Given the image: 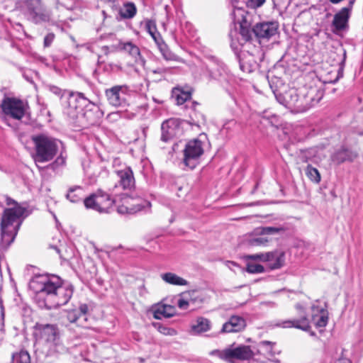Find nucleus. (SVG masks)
Returning a JSON list of instances; mask_svg holds the SVG:
<instances>
[{"instance_id":"obj_6","label":"nucleus","mask_w":363,"mask_h":363,"mask_svg":"<svg viewBox=\"0 0 363 363\" xmlns=\"http://www.w3.org/2000/svg\"><path fill=\"white\" fill-rule=\"evenodd\" d=\"M211 354L230 363H235V361H248L254 357V352L248 345L235 347L233 345L222 350H213Z\"/></svg>"},{"instance_id":"obj_41","label":"nucleus","mask_w":363,"mask_h":363,"mask_svg":"<svg viewBox=\"0 0 363 363\" xmlns=\"http://www.w3.org/2000/svg\"><path fill=\"white\" fill-rule=\"evenodd\" d=\"M65 8L67 10H73L76 7L75 0H57V8Z\"/></svg>"},{"instance_id":"obj_40","label":"nucleus","mask_w":363,"mask_h":363,"mask_svg":"<svg viewBox=\"0 0 363 363\" xmlns=\"http://www.w3.org/2000/svg\"><path fill=\"white\" fill-rule=\"evenodd\" d=\"M11 363H30V357L26 350H21L12 354Z\"/></svg>"},{"instance_id":"obj_16","label":"nucleus","mask_w":363,"mask_h":363,"mask_svg":"<svg viewBox=\"0 0 363 363\" xmlns=\"http://www.w3.org/2000/svg\"><path fill=\"white\" fill-rule=\"evenodd\" d=\"M295 307L298 311L299 318L298 319L281 321L276 325L283 328H295L303 331H308L311 329V325L304 308L300 303H296Z\"/></svg>"},{"instance_id":"obj_36","label":"nucleus","mask_w":363,"mask_h":363,"mask_svg":"<svg viewBox=\"0 0 363 363\" xmlns=\"http://www.w3.org/2000/svg\"><path fill=\"white\" fill-rule=\"evenodd\" d=\"M157 45L163 56L164 59L167 61H176L179 62L180 57L173 53L167 47V45L164 43L163 40H162L159 43H157Z\"/></svg>"},{"instance_id":"obj_20","label":"nucleus","mask_w":363,"mask_h":363,"mask_svg":"<svg viewBox=\"0 0 363 363\" xmlns=\"http://www.w3.org/2000/svg\"><path fill=\"white\" fill-rule=\"evenodd\" d=\"M277 100L282 105L289 108H294L301 112V95L300 91L296 89H289L284 94L276 95Z\"/></svg>"},{"instance_id":"obj_12","label":"nucleus","mask_w":363,"mask_h":363,"mask_svg":"<svg viewBox=\"0 0 363 363\" xmlns=\"http://www.w3.org/2000/svg\"><path fill=\"white\" fill-rule=\"evenodd\" d=\"M27 105L22 100L13 97H4L1 108L3 113L12 118L21 119L26 110Z\"/></svg>"},{"instance_id":"obj_7","label":"nucleus","mask_w":363,"mask_h":363,"mask_svg":"<svg viewBox=\"0 0 363 363\" xmlns=\"http://www.w3.org/2000/svg\"><path fill=\"white\" fill-rule=\"evenodd\" d=\"M239 24V31L237 29L230 30L228 34L231 40L230 47L235 53H237V51L240 50L245 45H249L252 39V29H250V24L247 20L243 18Z\"/></svg>"},{"instance_id":"obj_48","label":"nucleus","mask_w":363,"mask_h":363,"mask_svg":"<svg viewBox=\"0 0 363 363\" xmlns=\"http://www.w3.org/2000/svg\"><path fill=\"white\" fill-rule=\"evenodd\" d=\"M89 307L86 304H81L77 310L79 312L80 317L83 318L84 320H86L85 315L88 313Z\"/></svg>"},{"instance_id":"obj_32","label":"nucleus","mask_w":363,"mask_h":363,"mask_svg":"<svg viewBox=\"0 0 363 363\" xmlns=\"http://www.w3.org/2000/svg\"><path fill=\"white\" fill-rule=\"evenodd\" d=\"M95 193L97 194L98 201H101L100 206L103 208V213H107L108 209L115 203V199L111 198L109 194L100 189Z\"/></svg>"},{"instance_id":"obj_23","label":"nucleus","mask_w":363,"mask_h":363,"mask_svg":"<svg viewBox=\"0 0 363 363\" xmlns=\"http://www.w3.org/2000/svg\"><path fill=\"white\" fill-rule=\"evenodd\" d=\"M246 327L245 320L239 315H232L220 330L221 333H239Z\"/></svg>"},{"instance_id":"obj_3","label":"nucleus","mask_w":363,"mask_h":363,"mask_svg":"<svg viewBox=\"0 0 363 363\" xmlns=\"http://www.w3.org/2000/svg\"><path fill=\"white\" fill-rule=\"evenodd\" d=\"M6 201L8 206L14 205V207L4 210L1 220V241L6 245H10L18 233L26 208L7 196Z\"/></svg>"},{"instance_id":"obj_47","label":"nucleus","mask_w":363,"mask_h":363,"mask_svg":"<svg viewBox=\"0 0 363 363\" xmlns=\"http://www.w3.org/2000/svg\"><path fill=\"white\" fill-rule=\"evenodd\" d=\"M55 34L52 33H50L48 34H47L45 38H44V41H43V45L45 48H48L51 45V44L52 43L54 39H55Z\"/></svg>"},{"instance_id":"obj_8","label":"nucleus","mask_w":363,"mask_h":363,"mask_svg":"<svg viewBox=\"0 0 363 363\" xmlns=\"http://www.w3.org/2000/svg\"><path fill=\"white\" fill-rule=\"evenodd\" d=\"M235 54L240 69L246 73L254 72L258 67V60L261 61L264 57V53L260 48H255L254 52L240 49Z\"/></svg>"},{"instance_id":"obj_43","label":"nucleus","mask_w":363,"mask_h":363,"mask_svg":"<svg viewBox=\"0 0 363 363\" xmlns=\"http://www.w3.org/2000/svg\"><path fill=\"white\" fill-rule=\"evenodd\" d=\"M182 297L177 301V306L180 309L186 310L190 305V299L185 296V293H183Z\"/></svg>"},{"instance_id":"obj_27","label":"nucleus","mask_w":363,"mask_h":363,"mask_svg":"<svg viewBox=\"0 0 363 363\" xmlns=\"http://www.w3.org/2000/svg\"><path fill=\"white\" fill-rule=\"evenodd\" d=\"M211 322L206 318L198 317L191 325V332L198 335L211 330Z\"/></svg>"},{"instance_id":"obj_30","label":"nucleus","mask_w":363,"mask_h":363,"mask_svg":"<svg viewBox=\"0 0 363 363\" xmlns=\"http://www.w3.org/2000/svg\"><path fill=\"white\" fill-rule=\"evenodd\" d=\"M161 279L167 284L174 286H186L188 281L173 272H166L160 275Z\"/></svg>"},{"instance_id":"obj_52","label":"nucleus","mask_w":363,"mask_h":363,"mask_svg":"<svg viewBox=\"0 0 363 363\" xmlns=\"http://www.w3.org/2000/svg\"><path fill=\"white\" fill-rule=\"evenodd\" d=\"M65 162V159L60 156V157H58L56 160L50 164V166L52 167V169H55L56 166L57 165H62L64 164Z\"/></svg>"},{"instance_id":"obj_42","label":"nucleus","mask_w":363,"mask_h":363,"mask_svg":"<svg viewBox=\"0 0 363 363\" xmlns=\"http://www.w3.org/2000/svg\"><path fill=\"white\" fill-rule=\"evenodd\" d=\"M246 271L250 274H258L262 273L264 271V268L262 265L259 264H247Z\"/></svg>"},{"instance_id":"obj_1","label":"nucleus","mask_w":363,"mask_h":363,"mask_svg":"<svg viewBox=\"0 0 363 363\" xmlns=\"http://www.w3.org/2000/svg\"><path fill=\"white\" fill-rule=\"evenodd\" d=\"M29 287L37 298L43 299L40 306L49 309L67 304L74 292L72 284L62 281L56 275L36 276L30 281Z\"/></svg>"},{"instance_id":"obj_26","label":"nucleus","mask_w":363,"mask_h":363,"mask_svg":"<svg viewBox=\"0 0 363 363\" xmlns=\"http://www.w3.org/2000/svg\"><path fill=\"white\" fill-rule=\"evenodd\" d=\"M122 49L131 55L135 63L145 66V60L140 54L139 48L131 42H127L123 44Z\"/></svg>"},{"instance_id":"obj_37","label":"nucleus","mask_w":363,"mask_h":363,"mask_svg":"<svg viewBox=\"0 0 363 363\" xmlns=\"http://www.w3.org/2000/svg\"><path fill=\"white\" fill-rule=\"evenodd\" d=\"M173 96L175 98L177 104L178 105H182L186 102L188 100L191 99V90H184L182 88H175L173 91Z\"/></svg>"},{"instance_id":"obj_29","label":"nucleus","mask_w":363,"mask_h":363,"mask_svg":"<svg viewBox=\"0 0 363 363\" xmlns=\"http://www.w3.org/2000/svg\"><path fill=\"white\" fill-rule=\"evenodd\" d=\"M176 313L174 306L167 304H159L154 311V318L161 320L163 318L172 317Z\"/></svg>"},{"instance_id":"obj_46","label":"nucleus","mask_w":363,"mask_h":363,"mask_svg":"<svg viewBox=\"0 0 363 363\" xmlns=\"http://www.w3.org/2000/svg\"><path fill=\"white\" fill-rule=\"evenodd\" d=\"M169 71H170V68L169 67H164V66L157 67H155V68H153V69H150V72L152 73L156 74H160L161 76H162L163 74H164L166 73L169 72Z\"/></svg>"},{"instance_id":"obj_24","label":"nucleus","mask_w":363,"mask_h":363,"mask_svg":"<svg viewBox=\"0 0 363 363\" xmlns=\"http://www.w3.org/2000/svg\"><path fill=\"white\" fill-rule=\"evenodd\" d=\"M119 179L118 184L124 190H131L135 187V178L133 170L128 167L121 170L116 171Z\"/></svg>"},{"instance_id":"obj_39","label":"nucleus","mask_w":363,"mask_h":363,"mask_svg":"<svg viewBox=\"0 0 363 363\" xmlns=\"http://www.w3.org/2000/svg\"><path fill=\"white\" fill-rule=\"evenodd\" d=\"M305 173L306 177L313 183L318 184L320 182L321 177L319 171L312 167L311 164H308Z\"/></svg>"},{"instance_id":"obj_49","label":"nucleus","mask_w":363,"mask_h":363,"mask_svg":"<svg viewBox=\"0 0 363 363\" xmlns=\"http://www.w3.org/2000/svg\"><path fill=\"white\" fill-rule=\"evenodd\" d=\"M266 0H248L247 1V6L249 7L255 9L257 7L261 6Z\"/></svg>"},{"instance_id":"obj_2","label":"nucleus","mask_w":363,"mask_h":363,"mask_svg":"<svg viewBox=\"0 0 363 363\" xmlns=\"http://www.w3.org/2000/svg\"><path fill=\"white\" fill-rule=\"evenodd\" d=\"M63 113L70 122L87 127L99 124L103 112L82 92L69 91L63 99Z\"/></svg>"},{"instance_id":"obj_14","label":"nucleus","mask_w":363,"mask_h":363,"mask_svg":"<svg viewBox=\"0 0 363 363\" xmlns=\"http://www.w3.org/2000/svg\"><path fill=\"white\" fill-rule=\"evenodd\" d=\"M355 1L350 0L347 6L342 8L335 14L332 22L333 33H337L348 29L349 19Z\"/></svg>"},{"instance_id":"obj_50","label":"nucleus","mask_w":363,"mask_h":363,"mask_svg":"<svg viewBox=\"0 0 363 363\" xmlns=\"http://www.w3.org/2000/svg\"><path fill=\"white\" fill-rule=\"evenodd\" d=\"M275 343L269 341H262L260 342V345L265 347L267 352L270 354H274V352H272V347L274 345Z\"/></svg>"},{"instance_id":"obj_57","label":"nucleus","mask_w":363,"mask_h":363,"mask_svg":"<svg viewBox=\"0 0 363 363\" xmlns=\"http://www.w3.org/2000/svg\"><path fill=\"white\" fill-rule=\"evenodd\" d=\"M335 363H351V362L347 358H340L337 359Z\"/></svg>"},{"instance_id":"obj_56","label":"nucleus","mask_w":363,"mask_h":363,"mask_svg":"<svg viewBox=\"0 0 363 363\" xmlns=\"http://www.w3.org/2000/svg\"><path fill=\"white\" fill-rule=\"evenodd\" d=\"M50 90L52 92H53L56 95H60L62 93V90L57 87V86H52L50 88Z\"/></svg>"},{"instance_id":"obj_54","label":"nucleus","mask_w":363,"mask_h":363,"mask_svg":"<svg viewBox=\"0 0 363 363\" xmlns=\"http://www.w3.org/2000/svg\"><path fill=\"white\" fill-rule=\"evenodd\" d=\"M199 106V104L196 101H191L190 104L187 105L188 108L190 109L191 112L193 113L194 111H199L198 106Z\"/></svg>"},{"instance_id":"obj_53","label":"nucleus","mask_w":363,"mask_h":363,"mask_svg":"<svg viewBox=\"0 0 363 363\" xmlns=\"http://www.w3.org/2000/svg\"><path fill=\"white\" fill-rule=\"evenodd\" d=\"M237 125V123L235 121L232 120L227 123H225L223 125V130H226L227 131L230 130L231 128H234Z\"/></svg>"},{"instance_id":"obj_15","label":"nucleus","mask_w":363,"mask_h":363,"mask_svg":"<svg viewBox=\"0 0 363 363\" xmlns=\"http://www.w3.org/2000/svg\"><path fill=\"white\" fill-rule=\"evenodd\" d=\"M246 257L247 259L250 260H260L262 262H269V267L272 269L281 268L284 265L285 260L284 252L279 251L257 253L247 255Z\"/></svg>"},{"instance_id":"obj_55","label":"nucleus","mask_w":363,"mask_h":363,"mask_svg":"<svg viewBox=\"0 0 363 363\" xmlns=\"http://www.w3.org/2000/svg\"><path fill=\"white\" fill-rule=\"evenodd\" d=\"M1 318H0V330H1L4 327V309L2 305H1Z\"/></svg>"},{"instance_id":"obj_60","label":"nucleus","mask_w":363,"mask_h":363,"mask_svg":"<svg viewBox=\"0 0 363 363\" xmlns=\"http://www.w3.org/2000/svg\"><path fill=\"white\" fill-rule=\"evenodd\" d=\"M53 248L56 250V252H57L58 254H60V250H59V248H58L57 247L55 246V247H53Z\"/></svg>"},{"instance_id":"obj_9","label":"nucleus","mask_w":363,"mask_h":363,"mask_svg":"<svg viewBox=\"0 0 363 363\" xmlns=\"http://www.w3.org/2000/svg\"><path fill=\"white\" fill-rule=\"evenodd\" d=\"M323 94V89L316 85L305 86L301 89V112L306 111L318 104Z\"/></svg>"},{"instance_id":"obj_19","label":"nucleus","mask_w":363,"mask_h":363,"mask_svg":"<svg viewBox=\"0 0 363 363\" xmlns=\"http://www.w3.org/2000/svg\"><path fill=\"white\" fill-rule=\"evenodd\" d=\"M206 63V71L212 79L221 80L225 77L227 70L225 65L217 57L210 56Z\"/></svg>"},{"instance_id":"obj_35","label":"nucleus","mask_w":363,"mask_h":363,"mask_svg":"<svg viewBox=\"0 0 363 363\" xmlns=\"http://www.w3.org/2000/svg\"><path fill=\"white\" fill-rule=\"evenodd\" d=\"M145 30L150 35L155 43H159L162 40L160 33L157 31L156 23L153 20L147 19L145 21Z\"/></svg>"},{"instance_id":"obj_51","label":"nucleus","mask_w":363,"mask_h":363,"mask_svg":"<svg viewBox=\"0 0 363 363\" xmlns=\"http://www.w3.org/2000/svg\"><path fill=\"white\" fill-rule=\"evenodd\" d=\"M159 331L164 335H173L176 333L174 329H171L167 327H160Z\"/></svg>"},{"instance_id":"obj_11","label":"nucleus","mask_w":363,"mask_h":363,"mask_svg":"<svg viewBox=\"0 0 363 363\" xmlns=\"http://www.w3.org/2000/svg\"><path fill=\"white\" fill-rule=\"evenodd\" d=\"M131 92L128 86L122 84L106 89L105 95L110 105L115 107H124L128 105Z\"/></svg>"},{"instance_id":"obj_45","label":"nucleus","mask_w":363,"mask_h":363,"mask_svg":"<svg viewBox=\"0 0 363 363\" xmlns=\"http://www.w3.org/2000/svg\"><path fill=\"white\" fill-rule=\"evenodd\" d=\"M185 296H187V298L190 299V305L194 304L198 301L201 302V299L199 298V296L196 295V292L194 291L185 292Z\"/></svg>"},{"instance_id":"obj_38","label":"nucleus","mask_w":363,"mask_h":363,"mask_svg":"<svg viewBox=\"0 0 363 363\" xmlns=\"http://www.w3.org/2000/svg\"><path fill=\"white\" fill-rule=\"evenodd\" d=\"M189 123L191 125L201 127V125H204L206 123L205 115L199 111L189 113Z\"/></svg>"},{"instance_id":"obj_25","label":"nucleus","mask_w":363,"mask_h":363,"mask_svg":"<svg viewBox=\"0 0 363 363\" xmlns=\"http://www.w3.org/2000/svg\"><path fill=\"white\" fill-rule=\"evenodd\" d=\"M151 203L149 201H142L135 204H130L129 206H119L117 208V211L120 214H134L137 212L141 211L145 208H150Z\"/></svg>"},{"instance_id":"obj_34","label":"nucleus","mask_w":363,"mask_h":363,"mask_svg":"<svg viewBox=\"0 0 363 363\" xmlns=\"http://www.w3.org/2000/svg\"><path fill=\"white\" fill-rule=\"evenodd\" d=\"M100 202L97 199V194L96 193L91 194L84 199V204L86 208L103 213V208L101 207Z\"/></svg>"},{"instance_id":"obj_21","label":"nucleus","mask_w":363,"mask_h":363,"mask_svg":"<svg viewBox=\"0 0 363 363\" xmlns=\"http://www.w3.org/2000/svg\"><path fill=\"white\" fill-rule=\"evenodd\" d=\"M278 24L276 22L257 23L252 28L255 36L259 40H269L277 33Z\"/></svg>"},{"instance_id":"obj_33","label":"nucleus","mask_w":363,"mask_h":363,"mask_svg":"<svg viewBox=\"0 0 363 363\" xmlns=\"http://www.w3.org/2000/svg\"><path fill=\"white\" fill-rule=\"evenodd\" d=\"M137 13V8L134 3L126 2L119 10V14L123 19H131Z\"/></svg>"},{"instance_id":"obj_44","label":"nucleus","mask_w":363,"mask_h":363,"mask_svg":"<svg viewBox=\"0 0 363 363\" xmlns=\"http://www.w3.org/2000/svg\"><path fill=\"white\" fill-rule=\"evenodd\" d=\"M81 318L79 312L77 310H72L67 314V319L69 323H77Z\"/></svg>"},{"instance_id":"obj_31","label":"nucleus","mask_w":363,"mask_h":363,"mask_svg":"<svg viewBox=\"0 0 363 363\" xmlns=\"http://www.w3.org/2000/svg\"><path fill=\"white\" fill-rule=\"evenodd\" d=\"M313 311H316L320 313V315H312V320L314 321L317 328H324L327 325L328 322V311L323 308H319L315 306H312Z\"/></svg>"},{"instance_id":"obj_58","label":"nucleus","mask_w":363,"mask_h":363,"mask_svg":"<svg viewBox=\"0 0 363 363\" xmlns=\"http://www.w3.org/2000/svg\"><path fill=\"white\" fill-rule=\"evenodd\" d=\"M274 115H272H272H267L266 111H264V112H263V113H262V117H263L264 118H267V119H268V120H270V119H271V118H272V117H274Z\"/></svg>"},{"instance_id":"obj_18","label":"nucleus","mask_w":363,"mask_h":363,"mask_svg":"<svg viewBox=\"0 0 363 363\" xmlns=\"http://www.w3.org/2000/svg\"><path fill=\"white\" fill-rule=\"evenodd\" d=\"M285 231L283 227H262L256 230L258 237L250 239L249 243L252 246H266L271 240L268 235L279 234Z\"/></svg>"},{"instance_id":"obj_28","label":"nucleus","mask_w":363,"mask_h":363,"mask_svg":"<svg viewBox=\"0 0 363 363\" xmlns=\"http://www.w3.org/2000/svg\"><path fill=\"white\" fill-rule=\"evenodd\" d=\"M85 190L81 186H73L69 188L65 197L70 202L76 203L84 201Z\"/></svg>"},{"instance_id":"obj_59","label":"nucleus","mask_w":363,"mask_h":363,"mask_svg":"<svg viewBox=\"0 0 363 363\" xmlns=\"http://www.w3.org/2000/svg\"><path fill=\"white\" fill-rule=\"evenodd\" d=\"M103 50H104L105 53H108V48L107 46L103 47Z\"/></svg>"},{"instance_id":"obj_62","label":"nucleus","mask_w":363,"mask_h":363,"mask_svg":"<svg viewBox=\"0 0 363 363\" xmlns=\"http://www.w3.org/2000/svg\"><path fill=\"white\" fill-rule=\"evenodd\" d=\"M345 56H346V52H344V57H345Z\"/></svg>"},{"instance_id":"obj_17","label":"nucleus","mask_w":363,"mask_h":363,"mask_svg":"<svg viewBox=\"0 0 363 363\" xmlns=\"http://www.w3.org/2000/svg\"><path fill=\"white\" fill-rule=\"evenodd\" d=\"M359 157L357 151L342 144L337 147L330 155V160L335 165L345 162H352Z\"/></svg>"},{"instance_id":"obj_13","label":"nucleus","mask_w":363,"mask_h":363,"mask_svg":"<svg viewBox=\"0 0 363 363\" xmlns=\"http://www.w3.org/2000/svg\"><path fill=\"white\" fill-rule=\"evenodd\" d=\"M203 154V143L199 139L189 141L184 150V163L190 169L196 167L198 160Z\"/></svg>"},{"instance_id":"obj_22","label":"nucleus","mask_w":363,"mask_h":363,"mask_svg":"<svg viewBox=\"0 0 363 363\" xmlns=\"http://www.w3.org/2000/svg\"><path fill=\"white\" fill-rule=\"evenodd\" d=\"M161 140L167 142L174 138L179 130V122L177 118H169L161 125Z\"/></svg>"},{"instance_id":"obj_61","label":"nucleus","mask_w":363,"mask_h":363,"mask_svg":"<svg viewBox=\"0 0 363 363\" xmlns=\"http://www.w3.org/2000/svg\"><path fill=\"white\" fill-rule=\"evenodd\" d=\"M238 12H240L241 13V16H243V13H244V11L242 10V9H238Z\"/></svg>"},{"instance_id":"obj_10","label":"nucleus","mask_w":363,"mask_h":363,"mask_svg":"<svg viewBox=\"0 0 363 363\" xmlns=\"http://www.w3.org/2000/svg\"><path fill=\"white\" fill-rule=\"evenodd\" d=\"M23 13L27 18L35 23L49 21L50 14L44 8L41 0H26Z\"/></svg>"},{"instance_id":"obj_4","label":"nucleus","mask_w":363,"mask_h":363,"mask_svg":"<svg viewBox=\"0 0 363 363\" xmlns=\"http://www.w3.org/2000/svg\"><path fill=\"white\" fill-rule=\"evenodd\" d=\"M34 335L38 341L46 345L48 354L57 355L66 352L67 348L60 340L57 325L36 323L34 326Z\"/></svg>"},{"instance_id":"obj_5","label":"nucleus","mask_w":363,"mask_h":363,"mask_svg":"<svg viewBox=\"0 0 363 363\" xmlns=\"http://www.w3.org/2000/svg\"><path fill=\"white\" fill-rule=\"evenodd\" d=\"M32 140L35 148V162H48L56 155L58 146L55 138L39 134L33 136Z\"/></svg>"}]
</instances>
